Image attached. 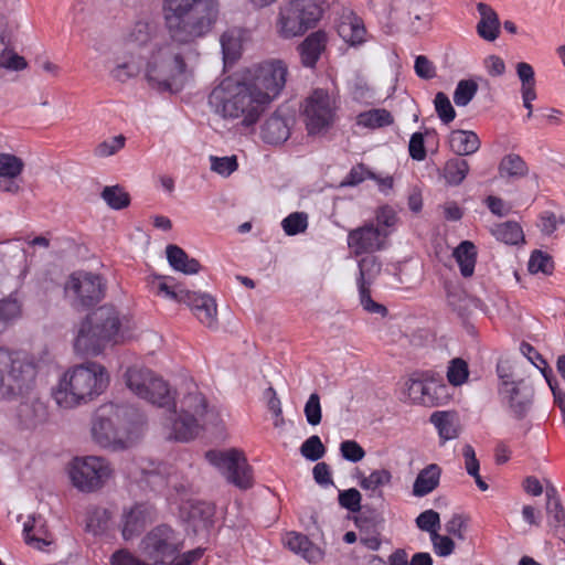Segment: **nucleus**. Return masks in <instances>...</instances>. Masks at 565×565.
<instances>
[{"mask_svg":"<svg viewBox=\"0 0 565 565\" xmlns=\"http://www.w3.org/2000/svg\"><path fill=\"white\" fill-rule=\"evenodd\" d=\"M188 289L183 288L181 285H172L164 278L158 284V294L163 295L166 298H169L175 302L182 303L184 297H186Z\"/></svg>","mask_w":565,"mask_h":565,"instance_id":"obj_54","label":"nucleus"},{"mask_svg":"<svg viewBox=\"0 0 565 565\" xmlns=\"http://www.w3.org/2000/svg\"><path fill=\"white\" fill-rule=\"evenodd\" d=\"M478 135L470 130H454L449 136V146L452 152L458 156H469L480 148Z\"/></svg>","mask_w":565,"mask_h":565,"instance_id":"obj_28","label":"nucleus"},{"mask_svg":"<svg viewBox=\"0 0 565 565\" xmlns=\"http://www.w3.org/2000/svg\"><path fill=\"white\" fill-rule=\"evenodd\" d=\"M3 45V39L0 36ZM2 47V46H0ZM0 67L13 71H22L28 66V63L23 56L18 55L13 52H7L6 49H0Z\"/></svg>","mask_w":565,"mask_h":565,"instance_id":"obj_55","label":"nucleus"},{"mask_svg":"<svg viewBox=\"0 0 565 565\" xmlns=\"http://www.w3.org/2000/svg\"><path fill=\"white\" fill-rule=\"evenodd\" d=\"M338 33L347 43L356 45L364 41L366 30L361 19L355 15H349L339 23Z\"/></svg>","mask_w":565,"mask_h":565,"instance_id":"obj_35","label":"nucleus"},{"mask_svg":"<svg viewBox=\"0 0 565 565\" xmlns=\"http://www.w3.org/2000/svg\"><path fill=\"white\" fill-rule=\"evenodd\" d=\"M446 376L450 385L455 387L461 386L469 377L468 363L461 358L450 360Z\"/></svg>","mask_w":565,"mask_h":565,"instance_id":"obj_41","label":"nucleus"},{"mask_svg":"<svg viewBox=\"0 0 565 565\" xmlns=\"http://www.w3.org/2000/svg\"><path fill=\"white\" fill-rule=\"evenodd\" d=\"M126 138L122 135L115 136L98 143L94 154L98 158H106L117 153L125 147Z\"/></svg>","mask_w":565,"mask_h":565,"instance_id":"obj_51","label":"nucleus"},{"mask_svg":"<svg viewBox=\"0 0 565 565\" xmlns=\"http://www.w3.org/2000/svg\"><path fill=\"white\" fill-rule=\"evenodd\" d=\"M207 403L200 392H192L181 401L180 413L172 412L170 437L178 441L194 439L202 429V420L206 414Z\"/></svg>","mask_w":565,"mask_h":565,"instance_id":"obj_8","label":"nucleus"},{"mask_svg":"<svg viewBox=\"0 0 565 565\" xmlns=\"http://www.w3.org/2000/svg\"><path fill=\"white\" fill-rule=\"evenodd\" d=\"M142 426V415L137 408L107 403L95 412L92 435L103 448L125 449L140 437Z\"/></svg>","mask_w":565,"mask_h":565,"instance_id":"obj_3","label":"nucleus"},{"mask_svg":"<svg viewBox=\"0 0 565 565\" xmlns=\"http://www.w3.org/2000/svg\"><path fill=\"white\" fill-rule=\"evenodd\" d=\"M166 253L167 259L174 270L186 275L198 274L200 271V263L195 258H190L189 255L178 245H168Z\"/></svg>","mask_w":565,"mask_h":565,"instance_id":"obj_30","label":"nucleus"},{"mask_svg":"<svg viewBox=\"0 0 565 565\" xmlns=\"http://www.w3.org/2000/svg\"><path fill=\"white\" fill-rule=\"evenodd\" d=\"M264 99L247 82L226 77L213 88L209 104L224 119H237L242 126L252 127L268 106Z\"/></svg>","mask_w":565,"mask_h":565,"instance_id":"obj_4","label":"nucleus"},{"mask_svg":"<svg viewBox=\"0 0 565 565\" xmlns=\"http://www.w3.org/2000/svg\"><path fill=\"white\" fill-rule=\"evenodd\" d=\"M105 289L99 275L84 270L71 274L65 284V294L73 299L76 308L94 307L104 298Z\"/></svg>","mask_w":565,"mask_h":565,"instance_id":"obj_14","label":"nucleus"},{"mask_svg":"<svg viewBox=\"0 0 565 565\" xmlns=\"http://www.w3.org/2000/svg\"><path fill=\"white\" fill-rule=\"evenodd\" d=\"M141 543L143 553L152 561V565H164L168 558L178 554L183 547L178 533L167 524L153 527Z\"/></svg>","mask_w":565,"mask_h":565,"instance_id":"obj_16","label":"nucleus"},{"mask_svg":"<svg viewBox=\"0 0 565 565\" xmlns=\"http://www.w3.org/2000/svg\"><path fill=\"white\" fill-rule=\"evenodd\" d=\"M375 220L376 227L390 232V228L394 227L397 223V215L393 207L384 205L377 209Z\"/></svg>","mask_w":565,"mask_h":565,"instance_id":"obj_61","label":"nucleus"},{"mask_svg":"<svg viewBox=\"0 0 565 565\" xmlns=\"http://www.w3.org/2000/svg\"><path fill=\"white\" fill-rule=\"evenodd\" d=\"M499 395L515 419H523L526 416L532 405L533 390L523 381H503L499 387Z\"/></svg>","mask_w":565,"mask_h":565,"instance_id":"obj_19","label":"nucleus"},{"mask_svg":"<svg viewBox=\"0 0 565 565\" xmlns=\"http://www.w3.org/2000/svg\"><path fill=\"white\" fill-rule=\"evenodd\" d=\"M367 179H375V174L365 164L359 163L351 168L342 184L355 186Z\"/></svg>","mask_w":565,"mask_h":565,"instance_id":"obj_56","label":"nucleus"},{"mask_svg":"<svg viewBox=\"0 0 565 565\" xmlns=\"http://www.w3.org/2000/svg\"><path fill=\"white\" fill-rule=\"evenodd\" d=\"M459 269L460 274L468 278L471 277L475 273V267L477 263V247L470 241H462L452 253Z\"/></svg>","mask_w":565,"mask_h":565,"instance_id":"obj_33","label":"nucleus"},{"mask_svg":"<svg viewBox=\"0 0 565 565\" xmlns=\"http://www.w3.org/2000/svg\"><path fill=\"white\" fill-rule=\"evenodd\" d=\"M102 198L114 210H122L130 204L129 194L119 185L105 186Z\"/></svg>","mask_w":565,"mask_h":565,"instance_id":"obj_42","label":"nucleus"},{"mask_svg":"<svg viewBox=\"0 0 565 565\" xmlns=\"http://www.w3.org/2000/svg\"><path fill=\"white\" fill-rule=\"evenodd\" d=\"M469 163L461 158H451L446 161L443 168V177L447 184L460 185L469 173Z\"/></svg>","mask_w":565,"mask_h":565,"instance_id":"obj_37","label":"nucleus"},{"mask_svg":"<svg viewBox=\"0 0 565 565\" xmlns=\"http://www.w3.org/2000/svg\"><path fill=\"white\" fill-rule=\"evenodd\" d=\"M205 458L237 488L246 490L253 486L252 468L242 451L235 448L225 451L209 450Z\"/></svg>","mask_w":565,"mask_h":565,"instance_id":"obj_13","label":"nucleus"},{"mask_svg":"<svg viewBox=\"0 0 565 565\" xmlns=\"http://www.w3.org/2000/svg\"><path fill=\"white\" fill-rule=\"evenodd\" d=\"M21 315V306L15 299L0 301V333L6 329L9 321Z\"/></svg>","mask_w":565,"mask_h":565,"instance_id":"obj_52","label":"nucleus"},{"mask_svg":"<svg viewBox=\"0 0 565 565\" xmlns=\"http://www.w3.org/2000/svg\"><path fill=\"white\" fill-rule=\"evenodd\" d=\"M477 11L480 14L477 24L478 35L489 42L497 40L500 34V20L497 12L484 2L477 4Z\"/></svg>","mask_w":565,"mask_h":565,"instance_id":"obj_25","label":"nucleus"},{"mask_svg":"<svg viewBox=\"0 0 565 565\" xmlns=\"http://www.w3.org/2000/svg\"><path fill=\"white\" fill-rule=\"evenodd\" d=\"M338 109V95L323 88H316L306 98L303 117L309 135L328 129L334 121Z\"/></svg>","mask_w":565,"mask_h":565,"instance_id":"obj_11","label":"nucleus"},{"mask_svg":"<svg viewBox=\"0 0 565 565\" xmlns=\"http://www.w3.org/2000/svg\"><path fill=\"white\" fill-rule=\"evenodd\" d=\"M546 513L551 526L565 533V510L555 487L546 488Z\"/></svg>","mask_w":565,"mask_h":565,"instance_id":"obj_34","label":"nucleus"},{"mask_svg":"<svg viewBox=\"0 0 565 565\" xmlns=\"http://www.w3.org/2000/svg\"><path fill=\"white\" fill-rule=\"evenodd\" d=\"M24 169L21 158L11 153H0V177H19Z\"/></svg>","mask_w":565,"mask_h":565,"instance_id":"obj_47","label":"nucleus"},{"mask_svg":"<svg viewBox=\"0 0 565 565\" xmlns=\"http://www.w3.org/2000/svg\"><path fill=\"white\" fill-rule=\"evenodd\" d=\"M153 520V508L148 503H136L124 509L120 520V532L125 541L139 536L146 525Z\"/></svg>","mask_w":565,"mask_h":565,"instance_id":"obj_20","label":"nucleus"},{"mask_svg":"<svg viewBox=\"0 0 565 565\" xmlns=\"http://www.w3.org/2000/svg\"><path fill=\"white\" fill-rule=\"evenodd\" d=\"M110 565H151L136 557L127 550H119L111 555Z\"/></svg>","mask_w":565,"mask_h":565,"instance_id":"obj_64","label":"nucleus"},{"mask_svg":"<svg viewBox=\"0 0 565 565\" xmlns=\"http://www.w3.org/2000/svg\"><path fill=\"white\" fill-rule=\"evenodd\" d=\"M132 329L130 316L120 312L113 305H104L82 322L74 349L81 354L98 355L107 345L119 344L130 339Z\"/></svg>","mask_w":565,"mask_h":565,"instance_id":"obj_2","label":"nucleus"},{"mask_svg":"<svg viewBox=\"0 0 565 565\" xmlns=\"http://www.w3.org/2000/svg\"><path fill=\"white\" fill-rule=\"evenodd\" d=\"M163 20L170 41L157 44L146 62V78L159 92L172 94L183 89L186 63L180 45L205 36L217 21L218 0H163Z\"/></svg>","mask_w":565,"mask_h":565,"instance_id":"obj_1","label":"nucleus"},{"mask_svg":"<svg viewBox=\"0 0 565 565\" xmlns=\"http://www.w3.org/2000/svg\"><path fill=\"white\" fill-rule=\"evenodd\" d=\"M499 172L501 177L521 179L527 175L529 167L521 156L509 153L501 159Z\"/></svg>","mask_w":565,"mask_h":565,"instance_id":"obj_38","label":"nucleus"},{"mask_svg":"<svg viewBox=\"0 0 565 565\" xmlns=\"http://www.w3.org/2000/svg\"><path fill=\"white\" fill-rule=\"evenodd\" d=\"M341 456L351 462H359L365 457V450L355 440H344L340 444Z\"/></svg>","mask_w":565,"mask_h":565,"instance_id":"obj_59","label":"nucleus"},{"mask_svg":"<svg viewBox=\"0 0 565 565\" xmlns=\"http://www.w3.org/2000/svg\"><path fill=\"white\" fill-rule=\"evenodd\" d=\"M409 157L416 161L425 160L427 152L425 148L424 135L415 132L412 135L408 145Z\"/></svg>","mask_w":565,"mask_h":565,"instance_id":"obj_63","label":"nucleus"},{"mask_svg":"<svg viewBox=\"0 0 565 565\" xmlns=\"http://www.w3.org/2000/svg\"><path fill=\"white\" fill-rule=\"evenodd\" d=\"M469 524V518L463 514H454L446 524L447 532L458 540L466 539V532Z\"/></svg>","mask_w":565,"mask_h":565,"instance_id":"obj_57","label":"nucleus"},{"mask_svg":"<svg viewBox=\"0 0 565 565\" xmlns=\"http://www.w3.org/2000/svg\"><path fill=\"white\" fill-rule=\"evenodd\" d=\"M109 384L105 366L95 362L75 365L63 374L53 398L63 408H74L100 395Z\"/></svg>","mask_w":565,"mask_h":565,"instance_id":"obj_5","label":"nucleus"},{"mask_svg":"<svg viewBox=\"0 0 565 565\" xmlns=\"http://www.w3.org/2000/svg\"><path fill=\"white\" fill-rule=\"evenodd\" d=\"M287 75V64L281 60L273 58L259 63L247 83L254 90L265 96L264 102L269 105L285 87Z\"/></svg>","mask_w":565,"mask_h":565,"instance_id":"obj_15","label":"nucleus"},{"mask_svg":"<svg viewBox=\"0 0 565 565\" xmlns=\"http://www.w3.org/2000/svg\"><path fill=\"white\" fill-rule=\"evenodd\" d=\"M430 541L433 543L434 552L438 556L446 557L455 551V543L449 536L440 535L437 532L430 536Z\"/></svg>","mask_w":565,"mask_h":565,"instance_id":"obj_62","label":"nucleus"},{"mask_svg":"<svg viewBox=\"0 0 565 565\" xmlns=\"http://www.w3.org/2000/svg\"><path fill=\"white\" fill-rule=\"evenodd\" d=\"M326 0H290L281 7L276 22L278 34L292 39L313 29L323 14Z\"/></svg>","mask_w":565,"mask_h":565,"instance_id":"obj_7","label":"nucleus"},{"mask_svg":"<svg viewBox=\"0 0 565 565\" xmlns=\"http://www.w3.org/2000/svg\"><path fill=\"white\" fill-rule=\"evenodd\" d=\"M434 105L438 117L444 124L447 125L455 119V108L452 107L449 97L445 93L438 92L435 95Z\"/></svg>","mask_w":565,"mask_h":565,"instance_id":"obj_49","label":"nucleus"},{"mask_svg":"<svg viewBox=\"0 0 565 565\" xmlns=\"http://www.w3.org/2000/svg\"><path fill=\"white\" fill-rule=\"evenodd\" d=\"M393 475L388 469H375L369 476L361 478L359 484L364 490L370 492V497L383 498V488L392 483Z\"/></svg>","mask_w":565,"mask_h":565,"instance_id":"obj_32","label":"nucleus"},{"mask_svg":"<svg viewBox=\"0 0 565 565\" xmlns=\"http://www.w3.org/2000/svg\"><path fill=\"white\" fill-rule=\"evenodd\" d=\"M327 34L316 31L309 34L298 46L301 64L306 67H315L326 49Z\"/></svg>","mask_w":565,"mask_h":565,"instance_id":"obj_23","label":"nucleus"},{"mask_svg":"<svg viewBox=\"0 0 565 565\" xmlns=\"http://www.w3.org/2000/svg\"><path fill=\"white\" fill-rule=\"evenodd\" d=\"M245 33L241 28H232L221 35V46L225 62L233 63L241 56Z\"/></svg>","mask_w":565,"mask_h":565,"instance_id":"obj_29","label":"nucleus"},{"mask_svg":"<svg viewBox=\"0 0 565 565\" xmlns=\"http://www.w3.org/2000/svg\"><path fill=\"white\" fill-rule=\"evenodd\" d=\"M163 35L160 34V30L157 23L149 21H138L135 23L127 39V46L129 51L139 47H148L149 52L156 50L157 44L163 45L168 42Z\"/></svg>","mask_w":565,"mask_h":565,"instance_id":"obj_22","label":"nucleus"},{"mask_svg":"<svg viewBox=\"0 0 565 565\" xmlns=\"http://www.w3.org/2000/svg\"><path fill=\"white\" fill-rule=\"evenodd\" d=\"M339 503L351 512H358L361 509V493L355 488L340 491Z\"/></svg>","mask_w":565,"mask_h":565,"instance_id":"obj_60","label":"nucleus"},{"mask_svg":"<svg viewBox=\"0 0 565 565\" xmlns=\"http://www.w3.org/2000/svg\"><path fill=\"white\" fill-rule=\"evenodd\" d=\"M281 227L288 236L303 233L308 227V215L305 212L290 213L281 221Z\"/></svg>","mask_w":565,"mask_h":565,"instance_id":"obj_43","label":"nucleus"},{"mask_svg":"<svg viewBox=\"0 0 565 565\" xmlns=\"http://www.w3.org/2000/svg\"><path fill=\"white\" fill-rule=\"evenodd\" d=\"M430 423L436 427L443 443L459 436L458 418L449 412H435L430 415Z\"/></svg>","mask_w":565,"mask_h":565,"instance_id":"obj_31","label":"nucleus"},{"mask_svg":"<svg viewBox=\"0 0 565 565\" xmlns=\"http://www.w3.org/2000/svg\"><path fill=\"white\" fill-rule=\"evenodd\" d=\"M478 92V84L473 79H461L454 92V102L457 106H467Z\"/></svg>","mask_w":565,"mask_h":565,"instance_id":"obj_44","label":"nucleus"},{"mask_svg":"<svg viewBox=\"0 0 565 565\" xmlns=\"http://www.w3.org/2000/svg\"><path fill=\"white\" fill-rule=\"evenodd\" d=\"M23 533L25 542L40 551H44L45 547L51 544V541L47 539L46 531L41 529L36 530L34 524L31 525L26 522L23 527Z\"/></svg>","mask_w":565,"mask_h":565,"instance_id":"obj_48","label":"nucleus"},{"mask_svg":"<svg viewBox=\"0 0 565 565\" xmlns=\"http://www.w3.org/2000/svg\"><path fill=\"white\" fill-rule=\"evenodd\" d=\"M186 305L196 319L207 328H215L217 324V305L213 297L207 294L188 290L183 302Z\"/></svg>","mask_w":565,"mask_h":565,"instance_id":"obj_21","label":"nucleus"},{"mask_svg":"<svg viewBox=\"0 0 565 565\" xmlns=\"http://www.w3.org/2000/svg\"><path fill=\"white\" fill-rule=\"evenodd\" d=\"M381 273V263L374 256H366L359 262V276L356 278L359 298L362 308L369 313L387 315V308L374 301L371 297V286Z\"/></svg>","mask_w":565,"mask_h":565,"instance_id":"obj_17","label":"nucleus"},{"mask_svg":"<svg viewBox=\"0 0 565 565\" xmlns=\"http://www.w3.org/2000/svg\"><path fill=\"white\" fill-rule=\"evenodd\" d=\"M391 232L367 222L348 233V246L355 256L371 254L384 247L386 237Z\"/></svg>","mask_w":565,"mask_h":565,"instance_id":"obj_18","label":"nucleus"},{"mask_svg":"<svg viewBox=\"0 0 565 565\" xmlns=\"http://www.w3.org/2000/svg\"><path fill=\"white\" fill-rule=\"evenodd\" d=\"M529 270L532 274L542 273L544 275H551L554 270L553 258L548 254L536 249L531 254Z\"/></svg>","mask_w":565,"mask_h":565,"instance_id":"obj_45","label":"nucleus"},{"mask_svg":"<svg viewBox=\"0 0 565 565\" xmlns=\"http://www.w3.org/2000/svg\"><path fill=\"white\" fill-rule=\"evenodd\" d=\"M393 121L392 114L384 108L363 111L356 117V124L359 126L370 129L386 127L392 125Z\"/></svg>","mask_w":565,"mask_h":565,"instance_id":"obj_39","label":"nucleus"},{"mask_svg":"<svg viewBox=\"0 0 565 565\" xmlns=\"http://www.w3.org/2000/svg\"><path fill=\"white\" fill-rule=\"evenodd\" d=\"M110 463L103 457H76L68 466L72 484L79 491L92 493L105 486L113 476Z\"/></svg>","mask_w":565,"mask_h":565,"instance_id":"obj_10","label":"nucleus"},{"mask_svg":"<svg viewBox=\"0 0 565 565\" xmlns=\"http://www.w3.org/2000/svg\"><path fill=\"white\" fill-rule=\"evenodd\" d=\"M491 234L500 242L508 245H516L524 242V233L521 225L514 221L495 224L491 227Z\"/></svg>","mask_w":565,"mask_h":565,"instance_id":"obj_36","label":"nucleus"},{"mask_svg":"<svg viewBox=\"0 0 565 565\" xmlns=\"http://www.w3.org/2000/svg\"><path fill=\"white\" fill-rule=\"evenodd\" d=\"M36 365L25 353L0 348V398L23 396L34 387Z\"/></svg>","mask_w":565,"mask_h":565,"instance_id":"obj_6","label":"nucleus"},{"mask_svg":"<svg viewBox=\"0 0 565 565\" xmlns=\"http://www.w3.org/2000/svg\"><path fill=\"white\" fill-rule=\"evenodd\" d=\"M211 170L220 175L228 177L237 170L238 163L235 156L231 157H216L211 156Z\"/></svg>","mask_w":565,"mask_h":565,"instance_id":"obj_53","label":"nucleus"},{"mask_svg":"<svg viewBox=\"0 0 565 565\" xmlns=\"http://www.w3.org/2000/svg\"><path fill=\"white\" fill-rule=\"evenodd\" d=\"M290 136L288 120L275 113L265 120L260 128V138L269 145H281Z\"/></svg>","mask_w":565,"mask_h":565,"instance_id":"obj_24","label":"nucleus"},{"mask_svg":"<svg viewBox=\"0 0 565 565\" xmlns=\"http://www.w3.org/2000/svg\"><path fill=\"white\" fill-rule=\"evenodd\" d=\"M140 72V63L135 61L130 54L129 57L122 56L116 58V65L110 70V75L114 79L125 83L128 79L137 76Z\"/></svg>","mask_w":565,"mask_h":565,"instance_id":"obj_40","label":"nucleus"},{"mask_svg":"<svg viewBox=\"0 0 565 565\" xmlns=\"http://www.w3.org/2000/svg\"><path fill=\"white\" fill-rule=\"evenodd\" d=\"M286 545L296 554H300L310 563H316L322 558V552L306 535L289 532L286 535Z\"/></svg>","mask_w":565,"mask_h":565,"instance_id":"obj_27","label":"nucleus"},{"mask_svg":"<svg viewBox=\"0 0 565 565\" xmlns=\"http://www.w3.org/2000/svg\"><path fill=\"white\" fill-rule=\"evenodd\" d=\"M127 387L138 397L159 407L174 406V394L168 383L146 367L132 366L125 373Z\"/></svg>","mask_w":565,"mask_h":565,"instance_id":"obj_9","label":"nucleus"},{"mask_svg":"<svg viewBox=\"0 0 565 565\" xmlns=\"http://www.w3.org/2000/svg\"><path fill=\"white\" fill-rule=\"evenodd\" d=\"M446 385L435 371L414 372L405 382V393L412 404L434 407L441 404Z\"/></svg>","mask_w":565,"mask_h":565,"instance_id":"obj_12","label":"nucleus"},{"mask_svg":"<svg viewBox=\"0 0 565 565\" xmlns=\"http://www.w3.org/2000/svg\"><path fill=\"white\" fill-rule=\"evenodd\" d=\"M305 415L307 418V422L312 425L317 426L321 422V405H320V397L317 393H312L306 405H305Z\"/></svg>","mask_w":565,"mask_h":565,"instance_id":"obj_58","label":"nucleus"},{"mask_svg":"<svg viewBox=\"0 0 565 565\" xmlns=\"http://www.w3.org/2000/svg\"><path fill=\"white\" fill-rule=\"evenodd\" d=\"M419 530L428 532L429 536L438 532L440 527V516L435 510H425L415 520Z\"/></svg>","mask_w":565,"mask_h":565,"instance_id":"obj_50","label":"nucleus"},{"mask_svg":"<svg viewBox=\"0 0 565 565\" xmlns=\"http://www.w3.org/2000/svg\"><path fill=\"white\" fill-rule=\"evenodd\" d=\"M300 454L310 461H317L324 456L326 447L318 435H312L302 443Z\"/></svg>","mask_w":565,"mask_h":565,"instance_id":"obj_46","label":"nucleus"},{"mask_svg":"<svg viewBox=\"0 0 565 565\" xmlns=\"http://www.w3.org/2000/svg\"><path fill=\"white\" fill-rule=\"evenodd\" d=\"M441 472L437 463H429L423 468L413 483V495L423 498L435 491L439 487Z\"/></svg>","mask_w":565,"mask_h":565,"instance_id":"obj_26","label":"nucleus"}]
</instances>
